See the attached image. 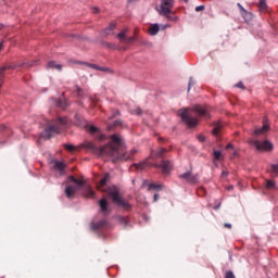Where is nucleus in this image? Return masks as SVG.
Returning a JSON list of instances; mask_svg holds the SVG:
<instances>
[{
  "label": "nucleus",
  "instance_id": "nucleus-54",
  "mask_svg": "<svg viewBox=\"0 0 278 278\" xmlns=\"http://www.w3.org/2000/svg\"><path fill=\"white\" fill-rule=\"evenodd\" d=\"M0 29H3V25L0 24Z\"/></svg>",
  "mask_w": 278,
  "mask_h": 278
},
{
  "label": "nucleus",
  "instance_id": "nucleus-6",
  "mask_svg": "<svg viewBox=\"0 0 278 278\" xmlns=\"http://www.w3.org/2000/svg\"><path fill=\"white\" fill-rule=\"evenodd\" d=\"M179 116L188 125V127H197L199 119L197 117H191L188 113V109H182L179 111Z\"/></svg>",
  "mask_w": 278,
  "mask_h": 278
},
{
  "label": "nucleus",
  "instance_id": "nucleus-25",
  "mask_svg": "<svg viewBox=\"0 0 278 278\" xmlns=\"http://www.w3.org/2000/svg\"><path fill=\"white\" fill-rule=\"evenodd\" d=\"M64 149L66 151H70V153H73V151H77V147L73 146V144H70V143H65L64 144Z\"/></svg>",
  "mask_w": 278,
  "mask_h": 278
},
{
  "label": "nucleus",
  "instance_id": "nucleus-44",
  "mask_svg": "<svg viewBox=\"0 0 278 278\" xmlns=\"http://www.w3.org/2000/svg\"><path fill=\"white\" fill-rule=\"evenodd\" d=\"M24 66H25V67H27V66H34V62L24 63Z\"/></svg>",
  "mask_w": 278,
  "mask_h": 278
},
{
  "label": "nucleus",
  "instance_id": "nucleus-17",
  "mask_svg": "<svg viewBox=\"0 0 278 278\" xmlns=\"http://www.w3.org/2000/svg\"><path fill=\"white\" fill-rule=\"evenodd\" d=\"M47 68H55V71H62V64H58L55 61H50L47 65Z\"/></svg>",
  "mask_w": 278,
  "mask_h": 278
},
{
  "label": "nucleus",
  "instance_id": "nucleus-35",
  "mask_svg": "<svg viewBox=\"0 0 278 278\" xmlns=\"http://www.w3.org/2000/svg\"><path fill=\"white\" fill-rule=\"evenodd\" d=\"M213 155H214V160H220L222 153H220V151L214 150V151H213Z\"/></svg>",
  "mask_w": 278,
  "mask_h": 278
},
{
  "label": "nucleus",
  "instance_id": "nucleus-56",
  "mask_svg": "<svg viewBox=\"0 0 278 278\" xmlns=\"http://www.w3.org/2000/svg\"><path fill=\"white\" fill-rule=\"evenodd\" d=\"M185 3H188V0H184Z\"/></svg>",
  "mask_w": 278,
  "mask_h": 278
},
{
  "label": "nucleus",
  "instance_id": "nucleus-45",
  "mask_svg": "<svg viewBox=\"0 0 278 278\" xmlns=\"http://www.w3.org/2000/svg\"><path fill=\"white\" fill-rule=\"evenodd\" d=\"M160 200V194L155 193L154 194V202L159 201Z\"/></svg>",
  "mask_w": 278,
  "mask_h": 278
},
{
  "label": "nucleus",
  "instance_id": "nucleus-31",
  "mask_svg": "<svg viewBox=\"0 0 278 278\" xmlns=\"http://www.w3.org/2000/svg\"><path fill=\"white\" fill-rule=\"evenodd\" d=\"M270 172L274 173V175H278V164L270 165Z\"/></svg>",
  "mask_w": 278,
  "mask_h": 278
},
{
  "label": "nucleus",
  "instance_id": "nucleus-30",
  "mask_svg": "<svg viewBox=\"0 0 278 278\" xmlns=\"http://www.w3.org/2000/svg\"><path fill=\"white\" fill-rule=\"evenodd\" d=\"M118 222L121 225H124V227H127L129 219L127 217H119Z\"/></svg>",
  "mask_w": 278,
  "mask_h": 278
},
{
  "label": "nucleus",
  "instance_id": "nucleus-43",
  "mask_svg": "<svg viewBox=\"0 0 278 278\" xmlns=\"http://www.w3.org/2000/svg\"><path fill=\"white\" fill-rule=\"evenodd\" d=\"M228 175H229V172H227V170L222 172V177H227Z\"/></svg>",
  "mask_w": 278,
  "mask_h": 278
},
{
  "label": "nucleus",
  "instance_id": "nucleus-40",
  "mask_svg": "<svg viewBox=\"0 0 278 278\" xmlns=\"http://www.w3.org/2000/svg\"><path fill=\"white\" fill-rule=\"evenodd\" d=\"M203 10H205V5L195 7V12H203Z\"/></svg>",
  "mask_w": 278,
  "mask_h": 278
},
{
  "label": "nucleus",
  "instance_id": "nucleus-46",
  "mask_svg": "<svg viewBox=\"0 0 278 278\" xmlns=\"http://www.w3.org/2000/svg\"><path fill=\"white\" fill-rule=\"evenodd\" d=\"M224 227L226 228V229H231V224H224Z\"/></svg>",
  "mask_w": 278,
  "mask_h": 278
},
{
  "label": "nucleus",
  "instance_id": "nucleus-39",
  "mask_svg": "<svg viewBox=\"0 0 278 278\" xmlns=\"http://www.w3.org/2000/svg\"><path fill=\"white\" fill-rule=\"evenodd\" d=\"M89 131H90V134H97V131H99V128H97V127H94V126H91V127L89 128Z\"/></svg>",
  "mask_w": 278,
  "mask_h": 278
},
{
  "label": "nucleus",
  "instance_id": "nucleus-12",
  "mask_svg": "<svg viewBox=\"0 0 278 278\" xmlns=\"http://www.w3.org/2000/svg\"><path fill=\"white\" fill-rule=\"evenodd\" d=\"M180 179H185L188 184H197V181H199V175H192V173L187 172L180 175Z\"/></svg>",
  "mask_w": 278,
  "mask_h": 278
},
{
  "label": "nucleus",
  "instance_id": "nucleus-37",
  "mask_svg": "<svg viewBox=\"0 0 278 278\" xmlns=\"http://www.w3.org/2000/svg\"><path fill=\"white\" fill-rule=\"evenodd\" d=\"M104 47H108V49H116V45H114L112 42L104 43Z\"/></svg>",
  "mask_w": 278,
  "mask_h": 278
},
{
  "label": "nucleus",
  "instance_id": "nucleus-11",
  "mask_svg": "<svg viewBox=\"0 0 278 278\" xmlns=\"http://www.w3.org/2000/svg\"><path fill=\"white\" fill-rule=\"evenodd\" d=\"M268 129H270V126L268 125V118L264 117L263 119V127L261 128H256L254 130V136H264V134H266L268 131Z\"/></svg>",
  "mask_w": 278,
  "mask_h": 278
},
{
  "label": "nucleus",
  "instance_id": "nucleus-9",
  "mask_svg": "<svg viewBox=\"0 0 278 278\" xmlns=\"http://www.w3.org/2000/svg\"><path fill=\"white\" fill-rule=\"evenodd\" d=\"M192 110L193 112H195V114H198L199 116H202L203 118H210V112L212 111L210 106H202L199 104L193 106Z\"/></svg>",
  "mask_w": 278,
  "mask_h": 278
},
{
  "label": "nucleus",
  "instance_id": "nucleus-23",
  "mask_svg": "<svg viewBox=\"0 0 278 278\" xmlns=\"http://www.w3.org/2000/svg\"><path fill=\"white\" fill-rule=\"evenodd\" d=\"M220 129H223V126L220 124H216L212 130L213 136H218L220 134Z\"/></svg>",
  "mask_w": 278,
  "mask_h": 278
},
{
  "label": "nucleus",
  "instance_id": "nucleus-5",
  "mask_svg": "<svg viewBox=\"0 0 278 278\" xmlns=\"http://www.w3.org/2000/svg\"><path fill=\"white\" fill-rule=\"evenodd\" d=\"M173 0H162L161 10L159 11L161 16H166L168 21H177V17L173 16Z\"/></svg>",
  "mask_w": 278,
  "mask_h": 278
},
{
  "label": "nucleus",
  "instance_id": "nucleus-36",
  "mask_svg": "<svg viewBox=\"0 0 278 278\" xmlns=\"http://www.w3.org/2000/svg\"><path fill=\"white\" fill-rule=\"evenodd\" d=\"M235 86H236V88H240L241 90L247 89V87H244V83H242V81L237 83Z\"/></svg>",
  "mask_w": 278,
  "mask_h": 278
},
{
  "label": "nucleus",
  "instance_id": "nucleus-57",
  "mask_svg": "<svg viewBox=\"0 0 278 278\" xmlns=\"http://www.w3.org/2000/svg\"><path fill=\"white\" fill-rule=\"evenodd\" d=\"M204 189H200V192H203Z\"/></svg>",
  "mask_w": 278,
  "mask_h": 278
},
{
  "label": "nucleus",
  "instance_id": "nucleus-22",
  "mask_svg": "<svg viewBox=\"0 0 278 278\" xmlns=\"http://www.w3.org/2000/svg\"><path fill=\"white\" fill-rule=\"evenodd\" d=\"M164 188L163 185L150 184L148 190H156L157 192Z\"/></svg>",
  "mask_w": 278,
  "mask_h": 278
},
{
  "label": "nucleus",
  "instance_id": "nucleus-28",
  "mask_svg": "<svg viewBox=\"0 0 278 278\" xmlns=\"http://www.w3.org/2000/svg\"><path fill=\"white\" fill-rule=\"evenodd\" d=\"M266 188H267V190H275V188H276L275 181L267 180Z\"/></svg>",
  "mask_w": 278,
  "mask_h": 278
},
{
  "label": "nucleus",
  "instance_id": "nucleus-20",
  "mask_svg": "<svg viewBox=\"0 0 278 278\" xmlns=\"http://www.w3.org/2000/svg\"><path fill=\"white\" fill-rule=\"evenodd\" d=\"M160 31V26L157 24H153L149 28L150 36H156V34Z\"/></svg>",
  "mask_w": 278,
  "mask_h": 278
},
{
  "label": "nucleus",
  "instance_id": "nucleus-55",
  "mask_svg": "<svg viewBox=\"0 0 278 278\" xmlns=\"http://www.w3.org/2000/svg\"><path fill=\"white\" fill-rule=\"evenodd\" d=\"M76 90H78V92H79V90H81V89H79V87H77Z\"/></svg>",
  "mask_w": 278,
  "mask_h": 278
},
{
  "label": "nucleus",
  "instance_id": "nucleus-16",
  "mask_svg": "<svg viewBox=\"0 0 278 278\" xmlns=\"http://www.w3.org/2000/svg\"><path fill=\"white\" fill-rule=\"evenodd\" d=\"M85 189L86 190L83 193L84 197H86V199H94V191L88 186H86Z\"/></svg>",
  "mask_w": 278,
  "mask_h": 278
},
{
  "label": "nucleus",
  "instance_id": "nucleus-41",
  "mask_svg": "<svg viewBox=\"0 0 278 278\" xmlns=\"http://www.w3.org/2000/svg\"><path fill=\"white\" fill-rule=\"evenodd\" d=\"M198 140H199L200 142H205V136L199 135V136H198Z\"/></svg>",
  "mask_w": 278,
  "mask_h": 278
},
{
  "label": "nucleus",
  "instance_id": "nucleus-10",
  "mask_svg": "<svg viewBox=\"0 0 278 278\" xmlns=\"http://www.w3.org/2000/svg\"><path fill=\"white\" fill-rule=\"evenodd\" d=\"M127 31H128L127 29H124L123 31L117 34V38L119 42H122L123 45H134L136 42V38L127 37Z\"/></svg>",
  "mask_w": 278,
  "mask_h": 278
},
{
  "label": "nucleus",
  "instance_id": "nucleus-47",
  "mask_svg": "<svg viewBox=\"0 0 278 278\" xmlns=\"http://www.w3.org/2000/svg\"><path fill=\"white\" fill-rule=\"evenodd\" d=\"M121 115V112L119 111H115V113L113 114L112 118H114V116H118Z\"/></svg>",
  "mask_w": 278,
  "mask_h": 278
},
{
  "label": "nucleus",
  "instance_id": "nucleus-52",
  "mask_svg": "<svg viewBox=\"0 0 278 278\" xmlns=\"http://www.w3.org/2000/svg\"><path fill=\"white\" fill-rule=\"evenodd\" d=\"M92 104H93V105H97V100H92Z\"/></svg>",
  "mask_w": 278,
  "mask_h": 278
},
{
  "label": "nucleus",
  "instance_id": "nucleus-2",
  "mask_svg": "<svg viewBox=\"0 0 278 278\" xmlns=\"http://www.w3.org/2000/svg\"><path fill=\"white\" fill-rule=\"evenodd\" d=\"M108 181H110V174H105L104 177L100 180L98 185V190H101V192H106L109 197H111L115 205H118L124 210H131V204L123 200L116 187H109L108 189H105V186H108Z\"/></svg>",
  "mask_w": 278,
  "mask_h": 278
},
{
  "label": "nucleus",
  "instance_id": "nucleus-19",
  "mask_svg": "<svg viewBox=\"0 0 278 278\" xmlns=\"http://www.w3.org/2000/svg\"><path fill=\"white\" fill-rule=\"evenodd\" d=\"M100 210L103 212V214L108 213V200L102 199L99 201Z\"/></svg>",
  "mask_w": 278,
  "mask_h": 278
},
{
  "label": "nucleus",
  "instance_id": "nucleus-53",
  "mask_svg": "<svg viewBox=\"0 0 278 278\" xmlns=\"http://www.w3.org/2000/svg\"><path fill=\"white\" fill-rule=\"evenodd\" d=\"M233 188V186H230V187H228V190H231Z\"/></svg>",
  "mask_w": 278,
  "mask_h": 278
},
{
  "label": "nucleus",
  "instance_id": "nucleus-13",
  "mask_svg": "<svg viewBox=\"0 0 278 278\" xmlns=\"http://www.w3.org/2000/svg\"><path fill=\"white\" fill-rule=\"evenodd\" d=\"M104 227H108L106 219L91 223V229H93V231H99L100 229H104Z\"/></svg>",
  "mask_w": 278,
  "mask_h": 278
},
{
  "label": "nucleus",
  "instance_id": "nucleus-42",
  "mask_svg": "<svg viewBox=\"0 0 278 278\" xmlns=\"http://www.w3.org/2000/svg\"><path fill=\"white\" fill-rule=\"evenodd\" d=\"M237 5L241 10V12H247V10H244V7H242V4L238 3Z\"/></svg>",
  "mask_w": 278,
  "mask_h": 278
},
{
  "label": "nucleus",
  "instance_id": "nucleus-29",
  "mask_svg": "<svg viewBox=\"0 0 278 278\" xmlns=\"http://www.w3.org/2000/svg\"><path fill=\"white\" fill-rule=\"evenodd\" d=\"M168 150L166 148H161L160 151L156 153V157H164V154L167 153Z\"/></svg>",
  "mask_w": 278,
  "mask_h": 278
},
{
  "label": "nucleus",
  "instance_id": "nucleus-1",
  "mask_svg": "<svg viewBox=\"0 0 278 278\" xmlns=\"http://www.w3.org/2000/svg\"><path fill=\"white\" fill-rule=\"evenodd\" d=\"M81 147L94 155H106L108 157H111L112 162H127L134 160V155L138 153V150L136 149H131L127 152V150H125V144L123 143V137L119 135H112L111 141L100 148L92 141H85L81 143Z\"/></svg>",
  "mask_w": 278,
  "mask_h": 278
},
{
  "label": "nucleus",
  "instance_id": "nucleus-49",
  "mask_svg": "<svg viewBox=\"0 0 278 278\" xmlns=\"http://www.w3.org/2000/svg\"><path fill=\"white\" fill-rule=\"evenodd\" d=\"M94 14H99V8H93Z\"/></svg>",
  "mask_w": 278,
  "mask_h": 278
},
{
  "label": "nucleus",
  "instance_id": "nucleus-8",
  "mask_svg": "<svg viewBox=\"0 0 278 278\" xmlns=\"http://www.w3.org/2000/svg\"><path fill=\"white\" fill-rule=\"evenodd\" d=\"M155 168H161L163 175H169L173 170V163L168 160H163L160 164H154Z\"/></svg>",
  "mask_w": 278,
  "mask_h": 278
},
{
  "label": "nucleus",
  "instance_id": "nucleus-32",
  "mask_svg": "<svg viewBox=\"0 0 278 278\" xmlns=\"http://www.w3.org/2000/svg\"><path fill=\"white\" fill-rule=\"evenodd\" d=\"M194 84H195L194 78L190 77L189 84H188V92H190V88H192V86H194Z\"/></svg>",
  "mask_w": 278,
  "mask_h": 278
},
{
  "label": "nucleus",
  "instance_id": "nucleus-34",
  "mask_svg": "<svg viewBox=\"0 0 278 278\" xmlns=\"http://www.w3.org/2000/svg\"><path fill=\"white\" fill-rule=\"evenodd\" d=\"M89 66H90L91 68H94L96 71H106L105 67H99V65L89 64Z\"/></svg>",
  "mask_w": 278,
  "mask_h": 278
},
{
  "label": "nucleus",
  "instance_id": "nucleus-21",
  "mask_svg": "<svg viewBox=\"0 0 278 278\" xmlns=\"http://www.w3.org/2000/svg\"><path fill=\"white\" fill-rule=\"evenodd\" d=\"M258 8L261 12H268V4H266V0H258Z\"/></svg>",
  "mask_w": 278,
  "mask_h": 278
},
{
  "label": "nucleus",
  "instance_id": "nucleus-3",
  "mask_svg": "<svg viewBox=\"0 0 278 278\" xmlns=\"http://www.w3.org/2000/svg\"><path fill=\"white\" fill-rule=\"evenodd\" d=\"M68 127V118L67 117H59L52 121L48 127H46L43 134H41V138L45 140H49V138H53V136H58V134H62Z\"/></svg>",
  "mask_w": 278,
  "mask_h": 278
},
{
  "label": "nucleus",
  "instance_id": "nucleus-7",
  "mask_svg": "<svg viewBox=\"0 0 278 278\" xmlns=\"http://www.w3.org/2000/svg\"><path fill=\"white\" fill-rule=\"evenodd\" d=\"M252 146L255 147L256 151H273V143L270 141H260L254 140L252 141Z\"/></svg>",
  "mask_w": 278,
  "mask_h": 278
},
{
  "label": "nucleus",
  "instance_id": "nucleus-51",
  "mask_svg": "<svg viewBox=\"0 0 278 278\" xmlns=\"http://www.w3.org/2000/svg\"><path fill=\"white\" fill-rule=\"evenodd\" d=\"M3 49V42H0V51Z\"/></svg>",
  "mask_w": 278,
  "mask_h": 278
},
{
  "label": "nucleus",
  "instance_id": "nucleus-15",
  "mask_svg": "<svg viewBox=\"0 0 278 278\" xmlns=\"http://www.w3.org/2000/svg\"><path fill=\"white\" fill-rule=\"evenodd\" d=\"M54 168L56 170H60V173L62 175H64V169L66 168V164H64V162L55 161L54 162Z\"/></svg>",
  "mask_w": 278,
  "mask_h": 278
},
{
  "label": "nucleus",
  "instance_id": "nucleus-50",
  "mask_svg": "<svg viewBox=\"0 0 278 278\" xmlns=\"http://www.w3.org/2000/svg\"><path fill=\"white\" fill-rule=\"evenodd\" d=\"M220 208V204L214 206V210H219Z\"/></svg>",
  "mask_w": 278,
  "mask_h": 278
},
{
  "label": "nucleus",
  "instance_id": "nucleus-33",
  "mask_svg": "<svg viewBox=\"0 0 278 278\" xmlns=\"http://www.w3.org/2000/svg\"><path fill=\"white\" fill-rule=\"evenodd\" d=\"M225 278H236V275L233 274V271L228 270L225 273Z\"/></svg>",
  "mask_w": 278,
  "mask_h": 278
},
{
  "label": "nucleus",
  "instance_id": "nucleus-26",
  "mask_svg": "<svg viewBox=\"0 0 278 278\" xmlns=\"http://www.w3.org/2000/svg\"><path fill=\"white\" fill-rule=\"evenodd\" d=\"M116 127H121V121H115L112 125H109L108 130L112 131Z\"/></svg>",
  "mask_w": 278,
  "mask_h": 278
},
{
  "label": "nucleus",
  "instance_id": "nucleus-38",
  "mask_svg": "<svg viewBox=\"0 0 278 278\" xmlns=\"http://www.w3.org/2000/svg\"><path fill=\"white\" fill-rule=\"evenodd\" d=\"M134 114H136L137 116H141V115H142V109L137 108V109L134 111Z\"/></svg>",
  "mask_w": 278,
  "mask_h": 278
},
{
  "label": "nucleus",
  "instance_id": "nucleus-27",
  "mask_svg": "<svg viewBox=\"0 0 278 278\" xmlns=\"http://www.w3.org/2000/svg\"><path fill=\"white\" fill-rule=\"evenodd\" d=\"M55 104L58 108H61L62 110H66V102L59 99L56 100Z\"/></svg>",
  "mask_w": 278,
  "mask_h": 278
},
{
  "label": "nucleus",
  "instance_id": "nucleus-14",
  "mask_svg": "<svg viewBox=\"0 0 278 278\" xmlns=\"http://www.w3.org/2000/svg\"><path fill=\"white\" fill-rule=\"evenodd\" d=\"M14 70V65L7 64L0 68V88L3 85V79L5 77V71H12Z\"/></svg>",
  "mask_w": 278,
  "mask_h": 278
},
{
  "label": "nucleus",
  "instance_id": "nucleus-48",
  "mask_svg": "<svg viewBox=\"0 0 278 278\" xmlns=\"http://www.w3.org/2000/svg\"><path fill=\"white\" fill-rule=\"evenodd\" d=\"M233 148V144H231V143H228L227 146H226V149H232Z\"/></svg>",
  "mask_w": 278,
  "mask_h": 278
},
{
  "label": "nucleus",
  "instance_id": "nucleus-18",
  "mask_svg": "<svg viewBox=\"0 0 278 278\" xmlns=\"http://www.w3.org/2000/svg\"><path fill=\"white\" fill-rule=\"evenodd\" d=\"M137 170H144V168H149V162L143 161L139 164H132Z\"/></svg>",
  "mask_w": 278,
  "mask_h": 278
},
{
  "label": "nucleus",
  "instance_id": "nucleus-4",
  "mask_svg": "<svg viewBox=\"0 0 278 278\" xmlns=\"http://www.w3.org/2000/svg\"><path fill=\"white\" fill-rule=\"evenodd\" d=\"M68 180L72 184H75V186L68 185L65 188V197L67 199H75V192H77V190L81 189L83 186H85L86 182L84 180H81V179L75 178V176H70Z\"/></svg>",
  "mask_w": 278,
  "mask_h": 278
},
{
  "label": "nucleus",
  "instance_id": "nucleus-24",
  "mask_svg": "<svg viewBox=\"0 0 278 278\" xmlns=\"http://www.w3.org/2000/svg\"><path fill=\"white\" fill-rule=\"evenodd\" d=\"M113 29H116V24H111L108 28L104 29L105 36H110V34H112Z\"/></svg>",
  "mask_w": 278,
  "mask_h": 278
}]
</instances>
